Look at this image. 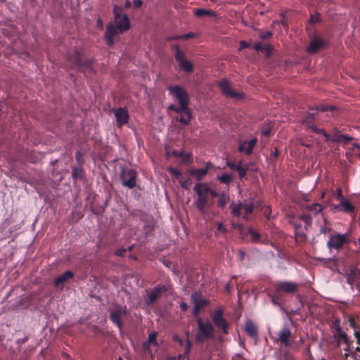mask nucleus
Listing matches in <instances>:
<instances>
[{
	"label": "nucleus",
	"mask_w": 360,
	"mask_h": 360,
	"mask_svg": "<svg viewBox=\"0 0 360 360\" xmlns=\"http://www.w3.org/2000/svg\"><path fill=\"white\" fill-rule=\"evenodd\" d=\"M45 292L41 289L34 292L30 296L22 295L17 303V307L27 308L32 307L31 310H37L40 314L45 312Z\"/></svg>",
	"instance_id": "nucleus-1"
},
{
	"label": "nucleus",
	"mask_w": 360,
	"mask_h": 360,
	"mask_svg": "<svg viewBox=\"0 0 360 360\" xmlns=\"http://www.w3.org/2000/svg\"><path fill=\"white\" fill-rule=\"evenodd\" d=\"M82 51L76 49L73 53H69L67 57V61L71 69H77L80 72H84L89 71L95 73L92 67L94 59H86Z\"/></svg>",
	"instance_id": "nucleus-2"
},
{
	"label": "nucleus",
	"mask_w": 360,
	"mask_h": 360,
	"mask_svg": "<svg viewBox=\"0 0 360 360\" xmlns=\"http://www.w3.org/2000/svg\"><path fill=\"white\" fill-rule=\"evenodd\" d=\"M197 195V198L194 201V204L200 213L205 219L209 217V213L207 207L210 206L208 200V193L205 188V184H196L193 188Z\"/></svg>",
	"instance_id": "nucleus-3"
},
{
	"label": "nucleus",
	"mask_w": 360,
	"mask_h": 360,
	"mask_svg": "<svg viewBox=\"0 0 360 360\" xmlns=\"http://www.w3.org/2000/svg\"><path fill=\"white\" fill-rule=\"evenodd\" d=\"M115 26L118 34H122L130 28V22L127 14L122 13L120 6H115L113 8Z\"/></svg>",
	"instance_id": "nucleus-4"
},
{
	"label": "nucleus",
	"mask_w": 360,
	"mask_h": 360,
	"mask_svg": "<svg viewBox=\"0 0 360 360\" xmlns=\"http://www.w3.org/2000/svg\"><path fill=\"white\" fill-rule=\"evenodd\" d=\"M169 94L179 101L181 109H187L189 106L190 99L188 94L179 85H170L167 87Z\"/></svg>",
	"instance_id": "nucleus-5"
},
{
	"label": "nucleus",
	"mask_w": 360,
	"mask_h": 360,
	"mask_svg": "<svg viewBox=\"0 0 360 360\" xmlns=\"http://www.w3.org/2000/svg\"><path fill=\"white\" fill-rule=\"evenodd\" d=\"M224 309H218L212 312L210 317L217 329L226 335L229 333V325L224 318Z\"/></svg>",
	"instance_id": "nucleus-6"
},
{
	"label": "nucleus",
	"mask_w": 360,
	"mask_h": 360,
	"mask_svg": "<svg viewBox=\"0 0 360 360\" xmlns=\"http://www.w3.org/2000/svg\"><path fill=\"white\" fill-rule=\"evenodd\" d=\"M126 311L127 307L120 305H115L110 310V320L120 329H122L124 326L122 319L126 314Z\"/></svg>",
	"instance_id": "nucleus-7"
},
{
	"label": "nucleus",
	"mask_w": 360,
	"mask_h": 360,
	"mask_svg": "<svg viewBox=\"0 0 360 360\" xmlns=\"http://www.w3.org/2000/svg\"><path fill=\"white\" fill-rule=\"evenodd\" d=\"M175 59L179 63L181 70L186 73H191L193 72V65L191 62L187 60L184 53L178 47L175 46Z\"/></svg>",
	"instance_id": "nucleus-8"
},
{
	"label": "nucleus",
	"mask_w": 360,
	"mask_h": 360,
	"mask_svg": "<svg viewBox=\"0 0 360 360\" xmlns=\"http://www.w3.org/2000/svg\"><path fill=\"white\" fill-rule=\"evenodd\" d=\"M137 173L133 169H122L121 179L124 186L133 188L136 186Z\"/></svg>",
	"instance_id": "nucleus-9"
},
{
	"label": "nucleus",
	"mask_w": 360,
	"mask_h": 360,
	"mask_svg": "<svg viewBox=\"0 0 360 360\" xmlns=\"http://www.w3.org/2000/svg\"><path fill=\"white\" fill-rule=\"evenodd\" d=\"M218 86L220 88L222 94L229 98L240 99L243 98L242 94H239L233 91L231 87L229 81L226 79H222L218 82Z\"/></svg>",
	"instance_id": "nucleus-10"
},
{
	"label": "nucleus",
	"mask_w": 360,
	"mask_h": 360,
	"mask_svg": "<svg viewBox=\"0 0 360 360\" xmlns=\"http://www.w3.org/2000/svg\"><path fill=\"white\" fill-rule=\"evenodd\" d=\"M168 288L165 285H159L153 288L148 294V297L146 299V302L148 306L153 305L159 297H160L162 293L167 292Z\"/></svg>",
	"instance_id": "nucleus-11"
},
{
	"label": "nucleus",
	"mask_w": 360,
	"mask_h": 360,
	"mask_svg": "<svg viewBox=\"0 0 360 360\" xmlns=\"http://www.w3.org/2000/svg\"><path fill=\"white\" fill-rule=\"evenodd\" d=\"M276 292L292 294L299 289V285L291 281H281L275 285Z\"/></svg>",
	"instance_id": "nucleus-12"
},
{
	"label": "nucleus",
	"mask_w": 360,
	"mask_h": 360,
	"mask_svg": "<svg viewBox=\"0 0 360 360\" xmlns=\"http://www.w3.org/2000/svg\"><path fill=\"white\" fill-rule=\"evenodd\" d=\"M347 241L346 236L344 234L337 233L332 235L327 243L328 249L340 250L342 248L343 245Z\"/></svg>",
	"instance_id": "nucleus-13"
},
{
	"label": "nucleus",
	"mask_w": 360,
	"mask_h": 360,
	"mask_svg": "<svg viewBox=\"0 0 360 360\" xmlns=\"http://www.w3.org/2000/svg\"><path fill=\"white\" fill-rule=\"evenodd\" d=\"M334 338L338 340V345H340L342 343H344L345 347H343V349L346 352L349 351L350 349V342L349 339L346 333H345L340 326H338L335 328V331L334 333Z\"/></svg>",
	"instance_id": "nucleus-14"
},
{
	"label": "nucleus",
	"mask_w": 360,
	"mask_h": 360,
	"mask_svg": "<svg viewBox=\"0 0 360 360\" xmlns=\"http://www.w3.org/2000/svg\"><path fill=\"white\" fill-rule=\"evenodd\" d=\"M199 295L198 293H194L191 295V300L194 304V307L193 310V315L195 317L199 316L200 310L205 306L208 305L209 301L206 299L199 300Z\"/></svg>",
	"instance_id": "nucleus-15"
},
{
	"label": "nucleus",
	"mask_w": 360,
	"mask_h": 360,
	"mask_svg": "<svg viewBox=\"0 0 360 360\" xmlns=\"http://www.w3.org/2000/svg\"><path fill=\"white\" fill-rule=\"evenodd\" d=\"M115 117L116 118L117 126L122 127L126 124L129 120V115L127 109L124 108H119L115 112Z\"/></svg>",
	"instance_id": "nucleus-16"
},
{
	"label": "nucleus",
	"mask_w": 360,
	"mask_h": 360,
	"mask_svg": "<svg viewBox=\"0 0 360 360\" xmlns=\"http://www.w3.org/2000/svg\"><path fill=\"white\" fill-rule=\"evenodd\" d=\"M198 325L200 333L202 337L205 338H212L214 331V327L210 322L204 323L202 319H199L198 321Z\"/></svg>",
	"instance_id": "nucleus-17"
},
{
	"label": "nucleus",
	"mask_w": 360,
	"mask_h": 360,
	"mask_svg": "<svg viewBox=\"0 0 360 360\" xmlns=\"http://www.w3.org/2000/svg\"><path fill=\"white\" fill-rule=\"evenodd\" d=\"M118 34H119L117 32L115 24L110 22L106 27L105 33V39L109 46H112L114 45V37Z\"/></svg>",
	"instance_id": "nucleus-18"
},
{
	"label": "nucleus",
	"mask_w": 360,
	"mask_h": 360,
	"mask_svg": "<svg viewBox=\"0 0 360 360\" xmlns=\"http://www.w3.org/2000/svg\"><path fill=\"white\" fill-rule=\"evenodd\" d=\"M291 336V332L288 326L283 327L278 333V341L285 347L290 346V342L289 340Z\"/></svg>",
	"instance_id": "nucleus-19"
},
{
	"label": "nucleus",
	"mask_w": 360,
	"mask_h": 360,
	"mask_svg": "<svg viewBox=\"0 0 360 360\" xmlns=\"http://www.w3.org/2000/svg\"><path fill=\"white\" fill-rule=\"evenodd\" d=\"M325 41L319 37L312 39L307 47V51L310 53H316L325 46Z\"/></svg>",
	"instance_id": "nucleus-20"
},
{
	"label": "nucleus",
	"mask_w": 360,
	"mask_h": 360,
	"mask_svg": "<svg viewBox=\"0 0 360 360\" xmlns=\"http://www.w3.org/2000/svg\"><path fill=\"white\" fill-rule=\"evenodd\" d=\"M353 139L352 136L347 134H340L338 129H335L332 135L331 140L335 143H348Z\"/></svg>",
	"instance_id": "nucleus-21"
},
{
	"label": "nucleus",
	"mask_w": 360,
	"mask_h": 360,
	"mask_svg": "<svg viewBox=\"0 0 360 360\" xmlns=\"http://www.w3.org/2000/svg\"><path fill=\"white\" fill-rule=\"evenodd\" d=\"M74 277V274L70 271H66L62 275L59 276L55 281V285L61 289L63 288L65 283L72 279Z\"/></svg>",
	"instance_id": "nucleus-22"
},
{
	"label": "nucleus",
	"mask_w": 360,
	"mask_h": 360,
	"mask_svg": "<svg viewBox=\"0 0 360 360\" xmlns=\"http://www.w3.org/2000/svg\"><path fill=\"white\" fill-rule=\"evenodd\" d=\"M304 208L306 210V212L311 214L312 218L321 212L323 210L322 205L319 203L307 205L304 207Z\"/></svg>",
	"instance_id": "nucleus-23"
},
{
	"label": "nucleus",
	"mask_w": 360,
	"mask_h": 360,
	"mask_svg": "<svg viewBox=\"0 0 360 360\" xmlns=\"http://www.w3.org/2000/svg\"><path fill=\"white\" fill-rule=\"evenodd\" d=\"M245 331L247 334L252 338H256L258 335L257 327L250 321L246 323Z\"/></svg>",
	"instance_id": "nucleus-24"
},
{
	"label": "nucleus",
	"mask_w": 360,
	"mask_h": 360,
	"mask_svg": "<svg viewBox=\"0 0 360 360\" xmlns=\"http://www.w3.org/2000/svg\"><path fill=\"white\" fill-rule=\"evenodd\" d=\"M179 114L180 115V118L179 119L180 122L183 123L184 124H188L190 122L192 116L189 107H188V108L185 110H181L179 112Z\"/></svg>",
	"instance_id": "nucleus-25"
},
{
	"label": "nucleus",
	"mask_w": 360,
	"mask_h": 360,
	"mask_svg": "<svg viewBox=\"0 0 360 360\" xmlns=\"http://www.w3.org/2000/svg\"><path fill=\"white\" fill-rule=\"evenodd\" d=\"M84 176V171L82 167H74L72 172V177L75 181L82 180Z\"/></svg>",
	"instance_id": "nucleus-26"
},
{
	"label": "nucleus",
	"mask_w": 360,
	"mask_h": 360,
	"mask_svg": "<svg viewBox=\"0 0 360 360\" xmlns=\"http://www.w3.org/2000/svg\"><path fill=\"white\" fill-rule=\"evenodd\" d=\"M360 278V269L352 268L349 270V274L347 277V282L352 284L355 279Z\"/></svg>",
	"instance_id": "nucleus-27"
},
{
	"label": "nucleus",
	"mask_w": 360,
	"mask_h": 360,
	"mask_svg": "<svg viewBox=\"0 0 360 360\" xmlns=\"http://www.w3.org/2000/svg\"><path fill=\"white\" fill-rule=\"evenodd\" d=\"M253 49L257 51H264L267 55L270 54L271 51V46L269 44H263L260 42H257L254 44Z\"/></svg>",
	"instance_id": "nucleus-28"
},
{
	"label": "nucleus",
	"mask_w": 360,
	"mask_h": 360,
	"mask_svg": "<svg viewBox=\"0 0 360 360\" xmlns=\"http://www.w3.org/2000/svg\"><path fill=\"white\" fill-rule=\"evenodd\" d=\"M195 15L198 18H201L203 16L213 17L216 15V13L212 10L198 8L195 11Z\"/></svg>",
	"instance_id": "nucleus-29"
},
{
	"label": "nucleus",
	"mask_w": 360,
	"mask_h": 360,
	"mask_svg": "<svg viewBox=\"0 0 360 360\" xmlns=\"http://www.w3.org/2000/svg\"><path fill=\"white\" fill-rule=\"evenodd\" d=\"M190 174L195 176L197 180L200 181L207 174V169H192L190 170Z\"/></svg>",
	"instance_id": "nucleus-30"
},
{
	"label": "nucleus",
	"mask_w": 360,
	"mask_h": 360,
	"mask_svg": "<svg viewBox=\"0 0 360 360\" xmlns=\"http://www.w3.org/2000/svg\"><path fill=\"white\" fill-rule=\"evenodd\" d=\"M300 219L305 223V229H307V226H310L311 225L313 218L311 214L306 212V210L303 207L302 213L300 215Z\"/></svg>",
	"instance_id": "nucleus-31"
},
{
	"label": "nucleus",
	"mask_w": 360,
	"mask_h": 360,
	"mask_svg": "<svg viewBox=\"0 0 360 360\" xmlns=\"http://www.w3.org/2000/svg\"><path fill=\"white\" fill-rule=\"evenodd\" d=\"M229 195L225 193L219 194L217 199V206L221 209L224 208L229 200Z\"/></svg>",
	"instance_id": "nucleus-32"
},
{
	"label": "nucleus",
	"mask_w": 360,
	"mask_h": 360,
	"mask_svg": "<svg viewBox=\"0 0 360 360\" xmlns=\"http://www.w3.org/2000/svg\"><path fill=\"white\" fill-rule=\"evenodd\" d=\"M354 210V207L352 204L348 200H342L341 201V211H344L345 212L351 213Z\"/></svg>",
	"instance_id": "nucleus-33"
},
{
	"label": "nucleus",
	"mask_w": 360,
	"mask_h": 360,
	"mask_svg": "<svg viewBox=\"0 0 360 360\" xmlns=\"http://www.w3.org/2000/svg\"><path fill=\"white\" fill-rule=\"evenodd\" d=\"M230 208L231 209V213L234 217H240L241 214V210H243V205L242 203H239L238 205L232 203L230 205Z\"/></svg>",
	"instance_id": "nucleus-34"
},
{
	"label": "nucleus",
	"mask_w": 360,
	"mask_h": 360,
	"mask_svg": "<svg viewBox=\"0 0 360 360\" xmlns=\"http://www.w3.org/2000/svg\"><path fill=\"white\" fill-rule=\"evenodd\" d=\"M257 142V139L254 138L249 141H245V143L248 145L245 149V154L250 155L252 153L253 148Z\"/></svg>",
	"instance_id": "nucleus-35"
},
{
	"label": "nucleus",
	"mask_w": 360,
	"mask_h": 360,
	"mask_svg": "<svg viewBox=\"0 0 360 360\" xmlns=\"http://www.w3.org/2000/svg\"><path fill=\"white\" fill-rule=\"evenodd\" d=\"M309 128L311 129L312 131L316 132L317 134H323L326 139H329L330 136L323 129H318L314 124L311 125H309Z\"/></svg>",
	"instance_id": "nucleus-36"
},
{
	"label": "nucleus",
	"mask_w": 360,
	"mask_h": 360,
	"mask_svg": "<svg viewBox=\"0 0 360 360\" xmlns=\"http://www.w3.org/2000/svg\"><path fill=\"white\" fill-rule=\"evenodd\" d=\"M349 352H350V354H347V353L345 354V356L347 358L350 357L353 360H360V354H359V352H360V347L359 346H358L356 348L355 352H352L350 349Z\"/></svg>",
	"instance_id": "nucleus-37"
},
{
	"label": "nucleus",
	"mask_w": 360,
	"mask_h": 360,
	"mask_svg": "<svg viewBox=\"0 0 360 360\" xmlns=\"http://www.w3.org/2000/svg\"><path fill=\"white\" fill-rule=\"evenodd\" d=\"M316 114L314 112H309L307 114V117L303 120V123L305 124L308 127L309 125H311L313 121L315 120Z\"/></svg>",
	"instance_id": "nucleus-38"
},
{
	"label": "nucleus",
	"mask_w": 360,
	"mask_h": 360,
	"mask_svg": "<svg viewBox=\"0 0 360 360\" xmlns=\"http://www.w3.org/2000/svg\"><path fill=\"white\" fill-rule=\"evenodd\" d=\"M248 233L251 236L252 242L259 243L260 241L261 235L259 233L255 232L252 229H248Z\"/></svg>",
	"instance_id": "nucleus-39"
},
{
	"label": "nucleus",
	"mask_w": 360,
	"mask_h": 360,
	"mask_svg": "<svg viewBox=\"0 0 360 360\" xmlns=\"http://www.w3.org/2000/svg\"><path fill=\"white\" fill-rule=\"evenodd\" d=\"M218 180L222 184H229L232 181V176L229 174H223L218 176Z\"/></svg>",
	"instance_id": "nucleus-40"
},
{
	"label": "nucleus",
	"mask_w": 360,
	"mask_h": 360,
	"mask_svg": "<svg viewBox=\"0 0 360 360\" xmlns=\"http://www.w3.org/2000/svg\"><path fill=\"white\" fill-rule=\"evenodd\" d=\"M167 171L171 175L174 176L176 179H179L182 176V172L177 168L169 167H168Z\"/></svg>",
	"instance_id": "nucleus-41"
},
{
	"label": "nucleus",
	"mask_w": 360,
	"mask_h": 360,
	"mask_svg": "<svg viewBox=\"0 0 360 360\" xmlns=\"http://www.w3.org/2000/svg\"><path fill=\"white\" fill-rule=\"evenodd\" d=\"M243 205V210H245V214L249 215L252 214L253 210H254V205L253 203H242Z\"/></svg>",
	"instance_id": "nucleus-42"
},
{
	"label": "nucleus",
	"mask_w": 360,
	"mask_h": 360,
	"mask_svg": "<svg viewBox=\"0 0 360 360\" xmlns=\"http://www.w3.org/2000/svg\"><path fill=\"white\" fill-rule=\"evenodd\" d=\"M194 37H195V34H193L192 32H190V33H186V34H181V35L175 36L172 39H185V40H187V39H192V38H194Z\"/></svg>",
	"instance_id": "nucleus-43"
},
{
	"label": "nucleus",
	"mask_w": 360,
	"mask_h": 360,
	"mask_svg": "<svg viewBox=\"0 0 360 360\" xmlns=\"http://www.w3.org/2000/svg\"><path fill=\"white\" fill-rule=\"evenodd\" d=\"M316 110L317 111H321V112H327V111H333L335 110V107L331 105H320L316 106Z\"/></svg>",
	"instance_id": "nucleus-44"
},
{
	"label": "nucleus",
	"mask_w": 360,
	"mask_h": 360,
	"mask_svg": "<svg viewBox=\"0 0 360 360\" xmlns=\"http://www.w3.org/2000/svg\"><path fill=\"white\" fill-rule=\"evenodd\" d=\"M75 159L77 163L79 164V167H82L84 163V159L83 158V155L81 152L77 151L75 155Z\"/></svg>",
	"instance_id": "nucleus-45"
},
{
	"label": "nucleus",
	"mask_w": 360,
	"mask_h": 360,
	"mask_svg": "<svg viewBox=\"0 0 360 360\" xmlns=\"http://www.w3.org/2000/svg\"><path fill=\"white\" fill-rule=\"evenodd\" d=\"M216 226H217V231L221 233H226L228 231L227 229L225 227V226L224 225V224L222 222L217 221Z\"/></svg>",
	"instance_id": "nucleus-46"
},
{
	"label": "nucleus",
	"mask_w": 360,
	"mask_h": 360,
	"mask_svg": "<svg viewBox=\"0 0 360 360\" xmlns=\"http://www.w3.org/2000/svg\"><path fill=\"white\" fill-rule=\"evenodd\" d=\"M236 171L238 173L239 177L240 179H242V178H243L246 175V173H247V171H248V168L242 167L241 165H240L237 168Z\"/></svg>",
	"instance_id": "nucleus-47"
},
{
	"label": "nucleus",
	"mask_w": 360,
	"mask_h": 360,
	"mask_svg": "<svg viewBox=\"0 0 360 360\" xmlns=\"http://www.w3.org/2000/svg\"><path fill=\"white\" fill-rule=\"evenodd\" d=\"M205 188L208 195H210L213 198L219 197V194L216 191L212 190L211 188H210L207 184H205Z\"/></svg>",
	"instance_id": "nucleus-48"
},
{
	"label": "nucleus",
	"mask_w": 360,
	"mask_h": 360,
	"mask_svg": "<svg viewBox=\"0 0 360 360\" xmlns=\"http://www.w3.org/2000/svg\"><path fill=\"white\" fill-rule=\"evenodd\" d=\"M300 226H295V235L297 240L298 238L304 239L306 236L304 233L299 231Z\"/></svg>",
	"instance_id": "nucleus-49"
},
{
	"label": "nucleus",
	"mask_w": 360,
	"mask_h": 360,
	"mask_svg": "<svg viewBox=\"0 0 360 360\" xmlns=\"http://www.w3.org/2000/svg\"><path fill=\"white\" fill-rule=\"evenodd\" d=\"M334 195L335 196L337 200H343L344 197L342 193L341 188L339 187V188H336L335 191L334 192Z\"/></svg>",
	"instance_id": "nucleus-50"
},
{
	"label": "nucleus",
	"mask_w": 360,
	"mask_h": 360,
	"mask_svg": "<svg viewBox=\"0 0 360 360\" xmlns=\"http://www.w3.org/2000/svg\"><path fill=\"white\" fill-rule=\"evenodd\" d=\"M168 110H172L176 113H179L181 110H185L186 109H181L180 105H179V106H176L175 105H170L168 106Z\"/></svg>",
	"instance_id": "nucleus-51"
},
{
	"label": "nucleus",
	"mask_w": 360,
	"mask_h": 360,
	"mask_svg": "<svg viewBox=\"0 0 360 360\" xmlns=\"http://www.w3.org/2000/svg\"><path fill=\"white\" fill-rule=\"evenodd\" d=\"M226 165L231 169L233 170H237V168L238 167V166L240 165V163L238 164V165H236L235 162H231V161H227L226 162Z\"/></svg>",
	"instance_id": "nucleus-52"
},
{
	"label": "nucleus",
	"mask_w": 360,
	"mask_h": 360,
	"mask_svg": "<svg viewBox=\"0 0 360 360\" xmlns=\"http://www.w3.org/2000/svg\"><path fill=\"white\" fill-rule=\"evenodd\" d=\"M271 37H272V32L270 31H268L266 32L262 33L259 36V38L262 40H264V39L270 38Z\"/></svg>",
	"instance_id": "nucleus-53"
},
{
	"label": "nucleus",
	"mask_w": 360,
	"mask_h": 360,
	"mask_svg": "<svg viewBox=\"0 0 360 360\" xmlns=\"http://www.w3.org/2000/svg\"><path fill=\"white\" fill-rule=\"evenodd\" d=\"M320 18H319V15L318 13H316V15H311L310 16V22L311 23H315V22H318L320 21Z\"/></svg>",
	"instance_id": "nucleus-54"
},
{
	"label": "nucleus",
	"mask_w": 360,
	"mask_h": 360,
	"mask_svg": "<svg viewBox=\"0 0 360 360\" xmlns=\"http://www.w3.org/2000/svg\"><path fill=\"white\" fill-rule=\"evenodd\" d=\"M126 252H127V249L126 248H120V249L116 250L115 255L117 256H119V257H124L125 253H126Z\"/></svg>",
	"instance_id": "nucleus-55"
},
{
	"label": "nucleus",
	"mask_w": 360,
	"mask_h": 360,
	"mask_svg": "<svg viewBox=\"0 0 360 360\" xmlns=\"http://www.w3.org/2000/svg\"><path fill=\"white\" fill-rule=\"evenodd\" d=\"M191 184V181L189 179L185 180L181 182V186L183 188L187 190L188 189V186Z\"/></svg>",
	"instance_id": "nucleus-56"
},
{
	"label": "nucleus",
	"mask_w": 360,
	"mask_h": 360,
	"mask_svg": "<svg viewBox=\"0 0 360 360\" xmlns=\"http://www.w3.org/2000/svg\"><path fill=\"white\" fill-rule=\"evenodd\" d=\"M156 333H152L148 335V341L151 343L155 342L156 340Z\"/></svg>",
	"instance_id": "nucleus-57"
},
{
	"label": "nucleus",
	"mask_w": 360,
	"mask_h": 360,
	"mask_svg": "<svg viewBox=\"0 0 360 360\" xmlns=\"http://www.w3.org/2000/svg\"><path fill=\"white\" fill-rule=\"evenodd\" d=\"M250 46V44L248 43L245 41H240V50L247 49Z\"/></svg>",
	"instance_id": "nucleus-58"
},
{
	"label": "nucleus",
	"mask_w": 360,
	"mask_h": 360,
	"mask_svg": "<svg viewBox=\"0 0 360 360\" xmlns=\"http://www.w3.org/2000/svg\"><path fill=\"white\" fill-rule=\"evenodd\" d=\"M330 231H331V229L330 227H327L326 226H321L320 229V233H323V234L329 233V232H330Z\"/></svg>",
	"instance_id": "nucleus-59"
},
{
	"label": "nucleus",
	"mask_w": 360,
	"mask_h": 360,
	"mask_svg": "<svg viewBox=\"0 0 360 360\" xmlns=\"http://www.w3.org/2000/svg\"><path fill=\"white\" fill-rule=\"evenodd\" d=\"M27 340V337L19 338L16 340V344L20 347L21 345L24 344Z\"/></svg>",
	"instance_id": "nucleus-60"
},
{
	"label": "nucleus",
	"mask_w": 360,
	"mask_h": 360,
	"mask_svg": "<svg viewBox=\"0 0 360 360\" xmlns=\"http://www.w3.org/2000/svg\"><path fill=\"white\" fill-rule=\"evenodd\" d=\"M191 348V342L189 340H187L186 346L185 351H184L185 353H190Z\"/></svg>",
	"instance_id": "nucleus-61"
},
{
	"label": "nucleus",
	"mask_w": 360,
	"mask_h": 360,
	"mask_svg": "<svg viewBox=\"0 0 360 360\" xmlns=\"http://www.w3.org/2000/svg\"><path fill=\"white\" fill-rule=\"evenodd\" d=\"M179 307H180L181 310L183 311H186L188 308V304L184 302L180 304Z\"/></svg>",
	"instance_id": "nucleus-62"
},
{
	"label": "nucleus",
	"mask_w": 360,
	"mask_h": 360,
	"mask_svg": "<svg viewBox=\"0 0 360 360\" xmlns=\"http://www.w3.org/2000/svg\"><path fill=\"white\" fill-rule=\"evenodd\" d=\"M142 1L141 0H134V6L135 8H139L142 6Z\"/></svg>",
	"instance_id": "nucleus-63"
},
{
	"label": "nucleus",
	"mask_w": 360,
	"mask_h": 360,
	"mask_svg": "<svg viewBox=\"0 0 360 360\" xmlns=\"http://www.w3.org/2000/svg\"><path fill=\"white\" fill-rule=\"evenodd\" d=\"M354 335L355 338H356L358 345L360 346V332L355 330Z\"/></svg>",
	"instance_id": "nucleus-64"
}]
</instances>
